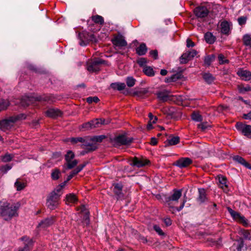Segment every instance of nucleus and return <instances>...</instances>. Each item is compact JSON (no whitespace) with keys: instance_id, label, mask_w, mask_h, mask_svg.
<instances>
[{"instance_id":"obj_1","label":"nucleus","mask_w":251,"mask_h":251,"mask_svg":"<svg viewBox=\"0 0 251 251\" xmlns=\"http://www.w3.org/2000/svg\"><path fill=\"white\" fill-rule=\"evenodd\" d=\"M20 206L19 202L10 203L7 201H0V215L5 221L10 220L18 216V210Z\"/></svg>"},{"instance_id":"obj_2","label":"nucleus","mask_w":251,"mask_h":251,"mask_svg":"<svg viewBox=\"0 0 251 251\" xmlns=\"http://www.w3.org/2000/svg\"><path fill=\"white\" fill-rule=\"evenodd\" d=\"M79 39V45L81 46H85L90 42L96 43L97 39L94 34L89 33L86 31L79 33L78 35Z\"/></svg>"},{"instance_id":"obj_3","label":"nucleus","mask_w":251,"mask_h":251,"mask_svg":"<svg viewBox=\"0 0 251 251\" xmlns=\"http://www.w3.org/2000/svg\"><path fill=\"white\" fill-rule=\"evenodd\" d=\"M75 153L71 151H67L65 155V163L63 165L64 169H72L78 163V161L74 159Z\"/></svg>"},{"instance_id":"obj_4","label":"nucleus","mask_w":251,"mask_h":251,"mask_svg":"<svg viewBox=\"0 0 251 251\" xmlns=\"http://www.w3.org/2000/svg\"><path fill=\"white\" fill-rule=\"evenodd\" d=\"M60 195L52 191L47 200V205L50 209L53 210L57 207L59 204Z\"/></svg>"},{"instance_id":"obj_5","label":"nucleus","mask_w":251,"mask_h":251,"mask_svg":"<svg viewBox=\"0 0 251 251\" xmlns=\"http://www.w3.org/2000/svg\"><path fill=\"white\" fill-rule=\"evenodd\" d=\"M182 195L181 189H175L173 191V194L165 199V202L167 205L172 209L174 208L173 203H176Z\"/></svg>"},{"instance_id":"obj_6","label":"nucleus","mask_w":251,"mask_h":251,"mask_svg":"<svg viewBox=\"0 0 251 251\" xmlns=\"http://www.w3.org/2000/svg\"><path fill=\"white\" fill-rule=\"evenodd\" d=\"M21 116L23 117V115L13 116L9 117L8 119L0 121V129L3 131H6L10 128L15 122L21 118Z\"/></svg>"},{"instance_id":"obj_7","label":"nucleus","mask_w":251,"mask_h":251,"mask_svg":"<svg viewBox=\"0 0 251 251\" xmlns=\"http://www.w3.org/2000/svg\"><path fill=\"white\" fill-rule=\"evenodd\" d=\"M104 62V60L100 58L90 60L87 62V69L91 73L98 72L100 71V65L103 64Z\"/></svg>"},{"instance_id":"obj_8","label":"nucleus","mask_w":251,"mask_h":251,"mask_svg":"<svg viewBox=\"0 0 251 251\" xmlns=\"http://www.w3.org/2000/svg\"><path fill=\"white\" fill-rule=\"evenodd\" d=\"M237 129L240 131L244 136L251 138V126L238 122L236 124Z\"/></svg>"},{"instance_id":"obj_9","label":"nucleus","mask_w":251,"mask_h":251,"mask_svg":"<svg viewBox=\"0 0 251 251\" xmlns=\"http://www.w3.org/2000/svg\"><path fill=\"white\" fill-rule=\"evenodd\" d=\"M132 138H127L124 135H119L114 139L115 145L120 146L122 145H129L132 142Z\"/></svg>"},{"instance_id":"obj_10","label":"nucleus","mask_w":251,"mask_h":251,"mask_svg":"<svg viewBox=\"0 0 251 251\" xmlns=\"http://www.w3.org/2000/svg\"><path fill=\"white\" fill-rule=\"evenodd\" d=\"M228 212L230 213L232 217L237 222L242 224L245 226L248 225L247 220L245 217L242 216L239 213L235 211L230 207H227Z\"/></svg>"},{"instance_id":"obj_11","label":"nucleus","mask_w":251,"mask_h":251,"mask_svg":"<svg viewBox=\"0 0 251 251\" xmlns=\"http://www.w3.org/2000/svg\"><path fill=\"white\" fill-rule=\"evenodd\" d=\"M103 122L104 120H102L101 119H96L83 124L82 125L81 127L84 130H88L95 127H99Z\"/></svg>"},{"instance_id":"obj_12","label":"nucleus","mask_w":251,"mask_h":251,"mask_svg":"<svg viewBox=\"0 0 251 251\" xmlns=\"http://www.w3.org/2000/svg\"><path fill=\"white\" fill-rule=\"evenodd\" d=\"M197 54V52L195 50L187 51L183 53L180 56L179 61L181 64H185L189 61L192 59Z\"/></svg>"},{"instance_id":"obj_13","label":"nucleus","mask_w":251,"mask_h":251,"mask_svg":"<svg viewBox=\"0 0 251 251\" xmlns=\"http://www.w3.org/2000/svg\"><path fill=\"white\" fill-rule=\"evenodd\" d=\"M194 12L197 17L202 18L206 17L209 11L207 7L201 5L196 7L194 9Z\"/></svg>"},{"instance_id":"obj_14","label":"nucleus","mask_w":251,"mask_h":251,"mask_svg":"<svg viewBox=\"0 0 251 251\" xmlns=\"http://www.w3.org/2000/svg\"><path fill=\"white\" fill-rule=\"evenodd\" d=\"M111 41L112 44L116 47L122 48L127 46V42L125 40L124 36L121 34L114 36Z\"/></svg>"},{"instance_id":"obj_15","label":"nucleus","mask_w":251,"mask_h":251,"mask_svg":"<svg viewBox=\"0 0 251 251\" xmlns=\"http://www.w3.org/2000/svg\"><path fill=\"white\" fill-rule=\"evenodd\" d=\"M149 163L150 161L146 158L135 157L131 161L130 165L139 168L147 165Z\"/></svg>"},{"instance_id":"obj_16","label":"nucleus","mask_w":251,"mask_h":251,"mask_svg":"<svg viewBox=\"0 0 251 251\" xmlns=\"http://www.w3.org/2000/svg\"><path fill=\"white\" fill-rule=\"evenodd\" d=\"M191 159L188 157H182L176 161L175 164L180 168H186L192 163Z\"/></svg>"},{"instance_id":"obj_17","label":"nucleus","mask_w":251,"mask_h":251,"mask_svg":"<svg viewBox=\"0 0 251 251\" xmlns=\"http://www.w3.org/2000/svg\"><path fill=\"white\" fill-rule=\"evenodd\" d=\"M157 98L161 102H165L170 100L171 95L170 91L168 90H163L157 92L156 93Z\"/></svg>"},{"instance_id":"obj_18","label":"nucleus","mask_w":251,"mask_h":251,"mask_svg":"<svg viewBox=\"0 0 251 251\" xmlns=\"http://www.w3.org/2000/svg\"><path fill=\"white\" fill-rule=\"evenodd\" d=\"M91 140L89 141H85L84 140L83 144L81 145V148L86 150L88 152L94 151L97 148L96 143H93Z\"/></svg>"},{"instance_id":"obj_19","label":"nucleus","mask_w":251,"mask_h":251,"mask_svg":"<svg viewBox=\"0 0 251 251\" xmlns=\"http://www.w3.org/2000/svg\"><path fill=\"white\" fill-rule=\"evenodd\" d=\"M237 74L242 80L245 81H248L251 79V72L249 71L239 69L237 72Z\"/></svg>"},{"instance_id":"obj_20","label":"nucleus","mask_w":251,"mask_h":251,"mask_svg":"<svg viewBox=\"0 0 251 251\" xmlns=\"http://www.w3.org/2000/svg\"><path fill=\"white\" fill-rule=\"evenodd\" d=\"M46 114L49 117L55 119L61 117L62 112L58 109L50 108L46 111Z\"/></svg>"},{"instance_id":"obj_21","label":"nucleus","mask_w":251,"mask_h":251,"mask_svg":"<svg viewBox=\"0 0 251 251\" xmlns=\"http://www.w3.org/2000/svg\"><path fill=\"white\" fill-rule=\"evenodd\" d=\"M114 189L113 191L114 194L117 196L118 199L122 198L124 197V194L122 192L123 185L121 183H116L113 185Z\"/></svg>"},{"instance_id":"obj_22","label":"nucleus","mask_w":251,"mask_h":251,"mask_svg":"<svg viewBox=\"0 0 251 251\" xmlns=\"http://www.w3.org/2000/svg\"><path fill=\"white\" fill-rule=\"evenodd\" d=\"M21 240L24 241L25 247L24 248H21L18 251H26L30 249L33 244L32 240L27 237L21 238Z\"/></svg>"},{"instance_id":"obj_23","label":"nucleus","mask_w":251,"mask_h":251,"mask_svg":"<svg viewBox=\"0 0 251 251\" xmlns=\"http://www.w3.org/2000/svg\"><path fill=\"white\" fill-rule=\"evenodd\" d=\"M54 222V218L53 217H51L41 221L39 224L38 226L42 228H46L52 225Z\"/></svg>"},{"instance_id":"obj_24","label":"nucleus","mask_w":251,"mask_h":251,"mask_svg":"<svg viewBox=\"0 0 251 251\" xmlns=\"http://www.w3.org/2000/svg\"><path fill=\"white\" fill-rule=\"evenodd\" d=\"M234 161L244 166L246 168L251 170V164L247 162L243 157L239 155H235L233 157Z\"/></svg>"},{"instance_id":"obj_25","label":"nucleus","mask_w":251,"mask_h":251,"mask_svg":"<svg viewBox=\"0 0 251 251\" xmlns=\"http://www.w3.org/2000/svg\"><path fill=\"white\" fill-rule=\"evenodd\" d=\"M221 32L224 34H229L230 31L229 24L227 21H223L220 24Z\"/></svg>"},{"instance_id":"obj_26","label":"nucleus","mask_w":251,"mask_h":251,"mask_svg":"<svg viewBox=\"0 0 251 251\" xmlns=\"http://www.w3.org/2000/svg\"><path fill=\"white\" fill-rule=\"evenodd\" d=\"M199 197L197 198L198 201L201 203L204 202L206 200V192L204 189H199Z\"/></svg>"},{"instance_id":"obj_27","label":"nucleus","mask_w":251,"mask_h":251,"mask_svg":"<svg viewBox=\"0 0 251 251\" xmlns=\"http://www.w3.org/2000/svg\"><path fill=\"white\" fill-rule=\"evenodd\" d=\"M219 182L220 187L225 192L228 191L227 185L226 184V178L225 176H219Z\"/></svg>"},{"instance_id":"obj_28","label":"nucleus","mask_w":251,"mask_h":251,"mask_svg":"<svg viewBox=\"0 0 251 251\" xmlns=\"http://www.w3.org/2000/svg\"><path fill=\"white\" fill-rule=\"evenodd\" d=\"M77 201V198L75 195L74 194H69L66 196V203L69 204L73 203Z\"/></svg>"},{"instance_id":"obj_29","label":"nucleus","mask_w":251,"mask_h":251,"mask_svg":"<svg viewBox=\"0 0 251 251\" xmlns=\"http://www.w3.org/2000/svg\"><path fill=\"white\" fill-rule=\"evenodd\" d=\"M136 53L139 55H145L147 51V48L144 43H142L140 45L136 48Z\"/></svg>"},{"instance_id":"obj_30","label":"nucleus","mask_w":251,"mask_h":251,"mask_svg":"<svg viewBox=\"0 0 251 251\" xmlns=\"http://www.w3.org/2000/svg\"><path fill=\"white\" fill-rule=\"evenodd\" d=\"M204 38L205 41L209 44H213L216 40L215 37L212 34V33L209 32H207L205 33Z\"/></svg>"},{"instance_id":"obj_31","label":"nucleus","mask_w":251,"mask_h":251,"mask_svg":"<svg viewBox=\"0 0 251 251\" xmlns=\"http://www.w3.org/2000/svg\"><path fill=\"white\" fill-rule=\"evenodd\" d=\"M143 73L148 76H153L155 75V72L151 67L145 66L143 69Z\"/></svg>"},{"instance_id":"obj_32","label":"nucleus","mask_w":251,"mask_h":251,"mask_svg":"<svg viewBox=\"0 0 251 251\" xmlns=\"http://www.w3.org/2000/svg\"><path fill=\"white\" fill-rule=\"evenodd\" d=\"M76 210L79 211L81 213H84L85 215L84 218L86 221V223L89 222L88 220V211H87L84 205H81L80 206L76 207Z\"/></svg>"},{"instance_id":"obj_33","label":"nucleus","mask_w":251,"mask_h":251,"mask_svg":"<svg viewBox=\"0 0 251 251\" xmlns=\"http://www.w3.org/2000/svg\"><path fill=\"white\" fill-rule=\"evenodd\" d=\"M243 43L246 46L251 48V35L248 34L244 35L243 37Z\"/></svg>"},{"instance_id":"obj_34","label":"nucleus","mask_w":251,"mask_h":251,"mask_svg":"<svg viewBox=\"0 0 251 251\" xmlns=\"http://www.w3.org/2000/svg\"><path fill=\"white\" fill-rule=\"evenodd\" d=\"M203 78L208 84H210L215 80L214 77L210 73H204L202 75Z\"/></svg>"},{"instance_id":"obj_35","label":"nucleus","mask_w":251,"mask_h":251,"mask_svg":"<svg viewBox=\"0 0 251 251\" xmlns=\"http://www.w3.org/2000/svg\"><path fill=\"white\" fill-rule=\"evenodd\" d=\"M111 87L114 89L121 91L125 88L126 85L124 83H113L111 84Z\"/></svg>"},{"instance_id":"obj_36","label":"nucleus","mask_w":251,"mask_h":251,"mask_svg":"<svg viewBox=\"0 0 251 251\" xmlns=\"http://www.w3.org/2000/svg\"><path fill=\"white\" fill-rule=\"evenodd\" d=\"M91 18H92V21L96 24H100V25H102L104 23L103 18L101 16L96 15L95 16H93L91 17Z\"/></svg>"},{"instance_id":"obj_37","label":"nucleus","mask_w":251,"mask_h":251,"mask_svg":"<svg viewBox=\"0 0 251 251\" xmlns=\"http://www.w3.org/2000/svg\"><path fill=\"white\" fill-rule=\"evenodd\" d=\"M14 186L17 191H21L26 187V183L20 182L19 179H18L15 182Z\"/></svg>"},{"instance_id":"obj_38","label":"nucleus","mask_w":251,"mask_h":251,"mask_svg":"<svg viewBox=\"0 0 251 251\" xmlns=\"http://www.w3.org/2000/svg\"><path fill=\"white\" fill-rule=\"evenodd\" d=\"M14 155L6 153L4 155L1 156V160L3 162H7L10 161L14 157Z\"/></svg>"},{"instance_id":"obj_39","label":"nucleus","mask_w":251,"mask_h":251,"mask_svg":"<svg viewBox=\"0 0 251 251\" xmlns=\"http://www.w3.org/2000/svg\"><path fill=\"white\" fill-rule=\"evenodd\" d=\"M168 145H175L179 142V138L178 136L173 137L167 140Z\"/></svg>"},{"instance_id":"obj_40","label":"nucleus","mask_w":251,"mask_h":251,"mask_svg":"<svg viewBox=\"0 0 251 251\" xmlns=\"http://www.w3.org/2000/svg\"><path fill=\"white\" fill-rule=\"evenodd\" d=\"M86 165V163H84L82 164L79 165L75 169L72 171L70 174L72 175L73 176H74L75 175H76L79 172H80L83 169V168L85 167Z\"/></svg>"},{"instance_id":"obj_41","label":"nucleus","mask_w":251,"mask_h":251,"mask_svg":"<svg viewBox=\"0 0 251 251\" xmlns=\"http://www.w3.org/2000/svg\"><path fill=\"white\" fill-rule=\"evenodd\" d=\"M9 105L7 100L1 99L0 100V111L5 110Z\"/></svg>"},{"instance_id":"obj_42","label":"nucleus","mask_w":251,"mask_h":251,"mask_svg":"<svg viewBox=\"0 0 251 251\" xmlns=\"http://www.w3.org/2000/svg\"><path fill=\"white\" fill-rule=\"evenodd\" d=\"M240 234L243 235L245 239L248 240L251 239V234L249 230L246 229H241L239 231Z\"/></svg>"},{"instance_id":"obj_43","label":"nucleus","mask_w":251,"mask_h":251,"mask_svg":"<svg viewBox=\"0 0 251 251\" xmlns=\"http://www.w3.org/2000/svg\"><path fill=\"white\" fill-rule=\"evenodd\" d=\"M32 97H26L22 100V104L24 106H27L32 103L33 99Z\"/></svg>"},{"instance_id":"obj_44","label":"nucleus","mask_w":251,"mask_h":251,"mask_svg":"<svg viewBox=\"0 0 251 251\" xmlns=\"http://www.w3.org/2000/svg\"><path fill=\"white\" fill-rule=\"evenodd\" d=\"M60 175V172L59 169H55L52 170L51 177L53 180H57L59 178V176Z\"/></svg>"},{"instance_id":"obj_45","label":"nucleus","mask_w":251,"mask_h":251,"mask_svg":"<svg viewBox=\"0 0 251 251\" xmlns=\"http://www.w3.org/2000/svg\"><path fill=\"white\" fill-rule=\"evenodd\" d=\"M215 56L214 55H208L205 57L204 64L207 66H210L211 63L214 61Z\"/></svg>"},{"instance_id":"obj_46","label":"nucleus","mask_w":251,"mask_h":251,"mask_svg":"<svg viewBox=\"0 0 251 251\" xmlns=\"http://www.w3.org/2000/svg\"><path fill=\"white\" fill-rule=\"evenodd\" d=\"M192 119L197 122H201L202 121V117L198 112H193L191 115Z\"/></svg>"},{"instance_id":"obj_47","label":"nucleus","mask_w":251,"mask_h":251,"mask_svg":"<svg viewBox=\"0 0 251 251\" xmlns=\"http://www.w3.org/2000/svg\"><path fill=\"white\" fill-rule=\"evenodd\" d=\"M126 83L128 87H131L134 85L135 79L133 77H127L126 79Z\"/></svg>"},{"instance_id":"obj_48","label":"nucleus","mask_w":251,"mask_h":251,"mask_svg":"<svg viewBox=\"0 0 251 251\" xmlns=\"http://www.w3.org/2000/svg\"><path fill=\"white\" fill-rule=\"evenodd\" d=\"M218 60L220 64L228 63L229 60L226 59L225 56L222 54H220L218 55Z\"/></svg>"},{"instance_id":"obj_49","label":"nucleus","mask_w":251,"mask_h":251,"mask_svg":"<svg viewBox=\"0 0 251 251\" xmlns=\"http://www.w3.org/2000/svg\"><path fill=\"white\" fill-rule=\"evenodd\" d=\"M105 138V135H101L93 137L91 138V141L94 142H101Z\"/></svg>"},{"instance_id":"obj_50","label":"nucleus","mask_w":251,"mask_h":251,"mask_svg":"<svg viewBox=\"0 0 251 251\" xmlns=\"http://www.w3.org/2000/svg\"><path fill=\"white\" fill-rule=\"evenodd\" d=\"M147 59L145 58H140L137 60V63L139 64L140 67L144 68L145 66H147Z\"/></svg>"},{"instance_id":"obj_51","label":"nucleus","mask_w":251,"mask_h":251,"mask_svg":"<svg viewBox=\"0 0 251 251\" xmlns=\"http://www.w3.org/2000/svg\"><path fill=\"white\" fill-rule=\"evenodd\" d=\"M70 141L73 144H76L77 142H80L83 144L84 139L82 137L71 138Z\"/></svg>"},{"instance_id":"obj_52","label":"nucleus","mask_w":251,"mask_h":251,"mask_svg":"<svg viewBox=\"0 0 251 251\" xmlns=\"http://www.w3.org/2000/svg\"><path fill=\"white\" fill-rule=\"evenodd\" d=\"M99 100H100L97 97H89L86 99V101L89 103H92L93 102L97 103Z\"/></svg>"},{"instance_id":"obj_53","label":"nucleus","mask_w":251,"mask_h":251,"mask_svg":"<svg viewBox=\"0 0 251 251\" xmlns=\"http://www.w3.org/2000/svg\"><path fill=\"white\" fill-rule=\"evenodd\" d=\"M239 90L241 93H244L247 91H250L251 90V87L249 85H247L246 86H239Z\"/></svg>"},{"instance_id":"obj_54","label":"nucleus","mask_w":251,"mask_h":251,"mask_svg":"<svg viewBox=\"0 0 251 251\" xmlns=\"http://www.w3.org/2000/svg\"><path fill=\"white\" fill-rule=\"evenodd\" d=\"M12 168V167L9 165H5L2 166L0 167V171L3 172L4 174L7 173V172L10 170Z\"/></svg>"},{"instance_id":"obj_55","label":"nucleus","mask_w":251,"mask_h":251,"mask_svg":"<svg viewBox=\"0 0 251 251\" xmlns=\"http://www.w3.org/2000/svg\"><path fill=\"white\" fill-rule=\"evenodd\" d=\"M179 78V75L178 74H175L173 75L171 77L166 78V82H173L175 81L177 79H178Z\"/></svg>"},{"instance_id":"obj_56","label":"nucleus","mask_w":251,"mask_h":251,"mask_svg":"<svg viewBox=\"0 0 251 251\" xmlns=\"http://www.w3.org/2000/svg\"><path fill=\"white\" fill-rule=\"evenodd\" d=\"M209 126L207 124V123H201L198 125V128H201L202 131L205 130Z\"/></svg>"},{"instance_id":"obj_57","label":"nucleus","mask_w":251,"mask_h":251,"mask_svg":"<svg viewBox=\"0 0 251 251\" xmlns=\"http://www.w3.org/2000/svg\"><path fill=\"white\" fill-rule=\"evenodd\" d=\"M153 229L159 235H164V233L163 232L161 228L158 226L154 225L153 226Z\"/></svg>"},{"instance_id":"obj_58","label":"nucleus","mask_w":251,"mask_h":251,"mask_svg":"<svg viewBox=\"0 0 251 251\" xmlns=\"http://www.w3.org/2000/svg\"><path fill=\"white\" fill-rule=\"evenodd\" d=\"M150 54L151 56L154 59H157L158 58V52L156 50H153L150 52Z\"/></svg>"},{"instance_id":"obj_59","label":"nucleus","mask_w":251,"mask_h":251,"mask_svg":"<svg viewBox=\"0 0 251 251\" xmlns=\"http://www.w3.org/2000/svg\"><path fill=\"white\" fill-rule=\"evenodd\" d=\"M149 117L150 118V121L153 124L155 123L157 120V117H154L151 113H149Z\"/></svg>"},{"instance_id":"obj_60","label":"nucleus","mask_w":251,"mask_h":251,"mask_svg":"<svg viewBox=\"0 0 251 251\" xmlns=\"http://www.w3.org/2000/svg\"><path fill=\"white\" fill-rule=\"evenodd\" d=\"M246 20H247V18L246 17H241L238 19V21L239 24L240 25H242L245 24L246 22Z\"/></svg>"},{"instance_id":"obj_61","label":"nucleus","mask_w":251,"mask_h":251,"mask_svg":"<svg viewBox=\"0 0 251 251\" xmlns=\"http://www.w3.org/2000/svg\"><path fill=\"white\" fill-rule=\"evenodd\" d=\"M244 246V241L242 238L239 241V244L237 247V251H241Z\"/></svg>"},{"instance_id":"obj_62","label":"nucleus","mask_w":251,"mask_h":251,"mask_svg":"<svg viewBox=\"0 0 251 251\" xmlns=\"http://www.w3.org/2000/svg\"><path fill=\"white\" fill-rule=\"evenodd\" d=\"M186 43L188 48L193 47L195 46V43L190 39H187Z\"/></svg>"},{"instance_id":"obj_63","label":"nucleus","mask_w":251,"mask_h":251,"mask_svg":"<svg viewBox=\"0 0 251 251\" xmlns=\"http://www.w3.org/2000/svg\"><path fill=\"white\" fill-rule=\"evenodd\" d=\"M243 118L246 120H251V111L247 114H244L243 115Z\"/></svg>"},{"instance_id":"obj_64","label":"nucleus","mask_w":251,"mask_h":251,"mask_svg":"<svg viewBox=\"0 0 251 251\" xmlns=\"http://www.w3.org/2000/svg\"><path fill=\"white\" fill-rule=\"evenodd\" d=\"M158 143L157 140L155 137H152L151 139L150 144L153 146L156 145Z\"/></svg>"}]
</instances>
